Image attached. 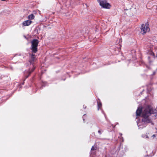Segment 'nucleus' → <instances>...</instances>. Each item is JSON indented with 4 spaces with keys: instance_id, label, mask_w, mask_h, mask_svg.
I'll use <instances>...</instances> for the list:
<instances>
[{
    "instance_id": "nucleus-4",
    "label": "nucleus",
    "mask_w": 157,
    "mask_h": 157,
    "mask_svg": "<svg viewBox=\"0 0 157 157\" xmlns=\"http://www.w3.org/2000/svg\"><path fill=\"white\" fill-rule=\"evenodd\" d=\"M148 24L146 23L145 25L142 24L140 29L141 33L142 34H145L146 32H149L150 31V29L148 27Z\"/></svg>"
},
{
    "instance_id": "nucleus-11",
    "label": "nucleus",
    "mask_w": 157,
    "mask_h": 157,
    "mask_svg": "<svg viewBox=\"0 0 157 157\" xmlns=\"http://www.w3.org/2000/svg\"><path fill=\"white\" fill-rule=\"evenodd\" d=\"M153 41L155 43H156L157 44V37H154L153 38Z\"/></svg>"
},
{
    "instance_id": "nucleus-6",
    "label": "nucleus",
    "mask_w": 157,
    "mask_h": 157,
    "mask_svg": "<svg viewBox=\"0 0 157 157\" xmlns=\"http://www.w3.org/2000/svg\"><path fill=\"white\" fill-rule=\"evenodd\" d=\"M148 54H149L151 55V56H148V60H149V62L150 63L151 62V60H150V58H153V59H154L155 58L154 54L151 51H149V52H148Z\"/></svg>"
},
{
    "instance_id": "nucleus-13",
    "label": "nucleus",
    "mask_w": 157,
    "mask_h": 157,
    "mask_svg": "<svg viewBox=\"0 0 157 157\" xmlns=\"http://www.w3.org/2000/svg\"><path fill=\"white\" fill-rule=\"evenodd\" d=\"M102 131H101L100 130H98V133L100 134V135H101V133H102Z\"/></svg>"
},
{
    "instance_id": "nucleus-3",
    "label": "nucleus",
    "mask_w": 157,
    "mask_h": 157,
    "mask_svg": "<svg viewBox=\"0 0 157 157\" xmlns=\"http://www.w3.org/2000/svg\"><path fill=\"white\" fill-rule=\"evenodd\" d=\"M100 6L103 8L109 9L111 6L110 4L107 3L106 0H98Z\"/></svg>"
},
{
    "instance_id": "nucleus-10",
    "label": "nucleus",
    "mask_w": 157,
    "mask_h": 157,
    "mask_svg": "<svg viewBox=\"0 0 157 157\" xmlns=\"http://www.w3.org/2000/svg\"><path fill=\"white\" fill-rule=\"evenodd\" d=\"M142 136L143 138H146V139L148 138V136L147 133L146 134L143 135Z\"/></svg>"
},
{
    "instance_id": "nucleus-14",
    "label": "nucleus",
    "mask_w": 157,
    "mask_h": 157,
    "mask_svg": "<svg viewBox=\"0 0 157 157\" xmlns=\"http://www.w3.org/2000/svg\"><path fill=\"white\" fill-rule=\"evenodd\" d=\"M155 137V135L154 134V135H153L152 136V137L153 138H154V137Z\"/></svg>"
},
{
    "instance_id": "nucleus-15",
    "label": "nucleus",
    "mask_w": 157,
    "mask_h": 157,
    "mask_svg": "<svg viewBox=\"0 0 157 157\" xmlns=\"http://www.w3.org/2000/svg\"><path fill=\"white\" fill-rule=\"evenodd\" d=\"M121 134V136L122 135V134Z\"/></svg>"
},
{
    "instance_id": "nucleus-7",
    "label": "nucleus",
    "mask_w": 157,
    "mask_h": 157,
    "mask_svg": "<svg viewBox=\"0 0 157 157\" xmlns=\"http://www.w3.org/2000/svg\"><path fill=\"white\" fill-rule=\"evenodd\" d=\"M32 23V21L30 20H27L24 21L23 23V25L24 26H28L29 25Z\"/></svg>"
},
{
    "instance_id": "nucleus-2",
    "label": "nucleus",
    "mask_w": 157,
    "mask_h": 157,
    "mask_svg": "<svg viewBox=\"0 0 157 157\" xmlns=\"http://www.w3.org/2000/svg\"><path fill=\"white\" fill-rule=\"evenodd\" d=\"M39 43L38 40L37 39H34L32 42L31 50L34 53H36L37 51V47Z\"/></svg>"
},
{
    "instance_id": "nucleus-5",
    "label": "nucleus",
    "mask_w": 157,
    "mask_h": 157,
    "mask_svg": "<svg viewBox=\"0 0 157 157\" xmlns=\"http://www.w3.org/2000/svg\"><path fill=\"white\" fill-rule=\"evenodd\" d=\"M136 11V9L135 8L132 7L129 10H125V13L128 15L131 16L134 14Z\"/></svg>"
},
{
    "instance_id": "nucleus-8",
    "label": "nucleus",
    "mask_w": 157,
    "mask_h": 157,
    "mask_svg": "<svg viewBox=\"0 0 157 157\" xmlns=\"http://www.w3.org/2000/svg\"><path fill=\"white\" fill-rule=\"evenodd\" d=\"M102 106L101 103L100 101H98V110Z\"/></svg>"
},
{
    "instance_id": "nucleus-9",
    "label": "nucleus",
    "mask_w": 157,
    "mask_h": 157,
    "mask_svg": "<svg viewBox=\"0 0 157 157\" xmlns=\"http://www.w3.org/2000/svg\"><path fill=\"white\" fill-rule=\"evenodd\" d=\"M34 18V15L32 14H31L28 17V18L29 19L31 20V19H33Z\"/></svg>"
},
{
    "instance_id": "nucleus-12",
    "label": "nucleus",
    "mask_w": 157,
    "mask_h": 157,
    "mask_svg": "<svg viewBox=\"0 0 157 157\" xmlns=\"http://www.w3.org/2000/svg\"><path fill=\"white\" fill-rule=\"evenodd\" d=\"M96 148V147H94V146H92L91 150H95Z\"/></svg>"
},
{
    "instance_id": "nucleus-1",
    "label": "nucleus",
    "mask_w": 157,
    "mask_h": 157,
    "mask_svg": "<svg viewBox=\"0 0 157 157\" xmlns=\"http://www.w3.org/2000/svg\"><path fill=\"white\" fill-rule=\"evenodd\" d=\"M36 60V56L34 54H32L31 56V59L30 61V63L32 64L33 67L31 70H29V71H25L24 72V74L25 75L26 78H27L29 75H30L31 72H33L35 69L33 64L34 62Z\"/></svg>"
}]
</instances>
